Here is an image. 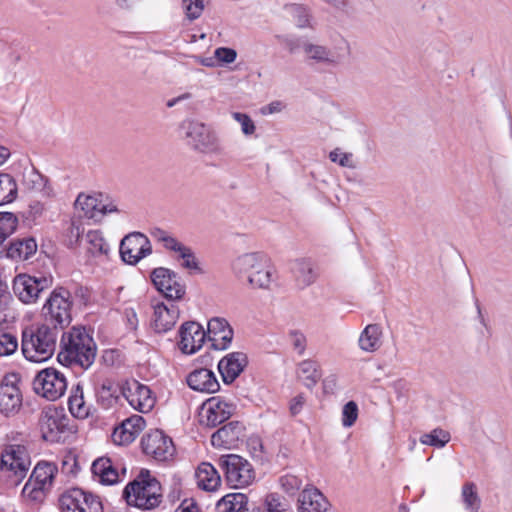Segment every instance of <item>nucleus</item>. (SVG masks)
<instances>
[{
	"mask_svg": "<svg viewBox=\"0 0 512 512\" xmlns=\"http://www.w3.org/2000/svg\"><path fill=\"white\" fill-rule=\"evenodd\" d=\"M327 501L324 495L316 488L304 489L298 498L299 512H324Z\"/></svg>",
	"mask_w": 512,
	"mask_h": 512,
	"instance_id": "nucleus-30",
	"label": "nucleus"
},
{
	"mask_svg": "<svg viewBox=\"0 0 512 512\" xmlns=\"http://www.w3.org/2000/svg\"><path fill=\"white\" fill-rule=\"evenodd\" d=\"M57 472L58 468L54 463L38 462L22 489V495L32 501H42L51 490Z\"/></svg>",
	"mask_w": 512,
	"mask_h": 512,
	"instance_id": "nucleus-5",
	"label": "nucleus"
},
{
	"mask_svg": "<svg viewBox=\"0 0 512 512\" xmlns=\"http://www.w3.org/2000/svg\"><path fill=\"white\" fill-rule=\"evenodd\" d=\"M196 59H197L198 63H200L201 65H203L205 67H215V66H217V62H216L215 56H213V57H206V58L197 57Z\"/></svg>",
	"mask_w": 512,
	"mask_h": 512,
	"instance_id": "nucleus-64",
	"label": "nucleus"
},
{
	"mask_svg": "<svg viewBox=\"0 0 512 512\" xmlns=\"http://www.w3.org/2000/svg\"><path fill=\"white\" fill-rule=\"evenodd\" d=\"M141 444L145 454L159 461H166L174 454L172 440L160 430L147 434L142 438Z\"/></svg>",
	"mask_w": 512,
	"mask_h": 512,
	"instance_id": "nucleus-18",
	"label": "nucleus"
},
{
	"mask_svg": "<svg viewBox=\"0 0 512 512\" xmlns=\"http://www.w3.org/2000/svg\"><path fill=\"white\" fill-rule=\"evenodd\" d=\"M179 335V348L185 354H193L198 351L206 339L204 328L194 321L182 324Z\"/></svg>",
	"mask_w": 512,
	"mask_h": 512,
	"instance_id": "nucleus-21",
	"label": "nucleus"
},
{
	"mask_svg": "<svg viewBox=\"0 0 512 512\" xmlns=\"http://www.w3.org/2000/svg\"><path fill=\"white\" fill-rule=\"evenodd\" d=\"M58 331L46 323L32 324L22 331L21 350L26 360L41 363L49 360L55 350Z\"/></svg>",
	"mask_w": 512,
	"mask_h": 512,
	"instance_id": "nucleus-1",
	"label": "nucleus"
},
{
	"mask_svg": "<svg viewBox=\"0 0 512 512\" xmlns=\"http://www.w3.org/2000/svg\"><path fill=\"white\" fill-rule=\"evenodd\" d=\"M68 405L70 412L77 418H86L89 415V407L85 404L83 392L79 385L76 387L74 394L69 397Z\"/></svg>",
	"mask_w": 512,
	"mask_h": 512,
	"instance_id": "nucleus-43",
	"label": "nucleus"
},
{
	"mask_svg": "<svg viewBox=\"0 0 512 512\" xmlns=\"http://www.w3.org/2000/svg\"><path fill=\"white\" fill-rule=\"evenodd\" d=\"M292 272L300 288H306L317 279V273L309 259H297L292 266Z\"/></svg>",
	"mask_w": 512,
	"mask_h": 512,
	"instance_id": "nucleus-33",
	"label": "nucleus"
},
{
	"mask_svg": "<svg viewBox=\"0 0 512 512\" xmlns=\"http://www.w3.org/2000/svg\"><path fill=\"white\" fill-rule=\"evenodd\" d=\"M123 497L129 506L152 510L161 502V485L148 470H141L138 476L126 485Z\"/></svg>",
	"mask_w": 512,
	"mask_h": 512,
	"instance_id": "nucleus-4",
	"label": "nucleus"
},
{
	"mask_svg": "<svg viewBox=\"0 0 512 512\" xmlns=\"http://www.w3.org/2000/svg\"><path fill=\"white\" fill-rule=\"evenodd\" d=\"M461 497L466 510L478 512L480 498L477 493L476 485L473 482H467L462 486Z\"/></svg>",
	"mask_w": 512,
	"mask_h": 512,
	"instance_id": "nucleus-42",
	"label": "nucleus"
},
{
	"mask_svg": "<svg viewBox=\"0 0 512 512\" xmlns=\"http://www.w3.org/2000/svg\"><path fill=\"white\" fill-rule=\"evenodd\" d=\"M300 45L304 58L308 62L335 66L342 59V56L337 51H332L329 47L318 42L306 39L301 41Z\"/></svg>",
	"mask_w": 512,
	"mask_h": 512,
	"instance_id": "nucleus-19",
	"label": "nucleus"
},
{
	"mask_svg": "<svg viewBox=\"0 0 512 512\" xmlns=\"http://www.w3.org/2000/svg\"><path fill=\"white\" fill-rule=\"evenodd\" d=\"M68 418L58 409L48 407L42 411L39 420L42 436L45 440L55 442L67 430Z\"/></svg>",
	"mask_w": 512,
	"mask_h": 512,
	"instance_id": "nucleus-15",
	"label": "nucleus"
},
{
	"mask_svg": "<svg viewBox=\"0 0 512 512\" xmlns=\"http://www.w3.org/2000/svg\"><path fill=\"white\" fill-rule=\"evenodd\" d=\"M217 64L228 65L233 63L237 58V52L233 48L218 47L214 51Z\"/></svg>",
	"mask_w": 512,
	"mask_h": 512,
	"instance_id": "nucleus-53",
	"label": "nucleus"
},
{
	"mask_svg": "<svg viewBox=\"0 0 512 512\" xmlns=\"http://www.w3.org/2000/svg\"><path fill=\"white\" fill-rule=\"evenodd\" d=\"M329 159L333 163H337L341 167L354 169L356 167L354 160H353V154L343 152L340 148H335L329 153Z\"/></svg>",
	"mask_w": 512,
	"mask_h": 512,
	"instance_id": "nucleus-50",
	"label": "nucleus"
},
{
	"mask_svg": "<svg viewBox=\"0 0 512 512\" xmlns=\"http://www.w3.org/2000/svg\"><path fill=\"white\" fill-rule=\"evenodd\" d=\"M297 374L307 387H313L321 378L319 365L312 360L302 361L298 366Z\"/></svg>",
	"mask_w": 512,
	"mask_h": 512,
	"instance_id": "nucleus-38",
	"label": "nucleus"
},
{
	"mask_svg": "<svg viewBox=\"0 0 512 512\" xmlns=\"http://www.w3.org/2000/svg\"><path fill=\"white\" fill-rule=\"evenodd\" d=\"M17 217L11 212L0 213V246L15 231Z\"/></svg>",
	"mask_w": 512,
	"mask_h": 512,
	"instance_id": "nucleus-45",
	"label": "nucleus"
},
{
	"mask_svg": "<svg viewBox=\"0 0 512 512\" xmlns=\"http://www.w3.org/2000/svg\"><path fill=\"white\" fill-rule=\"evenodd\" d=\"M47 210V204L40 200H34L29 205V214L33 219L41 217Z\"/></svg>",
	"mask_w": 512,
	"mask_h": 512,
	"instance_id": "nucleus-59",
	"label": "nucleus"
},
{
	"mask_svg": "<svg viewBox=\"0 0 512 512\" xmlns=\"http://www.w3.org/2000/svg\"><path fill=\"white\" fill-rule=\"evenodd\" d=\"M59 503L62 512H102L99 498L80 488H72L64 492Z\"/></svg>",
	"mask_w": 512,
	"mask_h": 512,
	"instance_id": "nucleus-11",
	"label": "nucleus"
},
{
	"mask_svg": "<svg viewBox=\"0 0 512 512\" xmlns=\"http://www.w3.org/2000/svg\"><path fill=\"white\" fill-rule=\"evenodd\" d=\"M112 388L113 385L110 382L103 383L97 392L99 400L106 401L107 405H111L116 400L114 396L115 391Z\"/></svg>",
	"mask_w": 512,
	"mask_h": 512,
	"instance_id": "nucleus-57",
	"label": "nucleus"
},
{
	"mask_svg": "<svg viewBox=\"0 0 512 512\" xmlns=\"http://www.w3.org/2000/svg\"><path fill=\"white\" fill-rule=\"evenodd\" d=\"M267 512H293L289 504L278 494L271 493L265 498Z\"/></svg>",
	"mask_w": 512,
	"mask_h": 512,
	"instance_id": "nucleus-48",
	"label": "nucleus"
},
{
	"mask_svg": "<svg viewBox=\"0 0 512 512\" xmlns=\"http://www.w3.org/2000/svg\"><path fill=\"white\" fill-rule=\"evenodd\" d=\"M18 349V340L9 332L0 331V356H10Z\"/></svg>",
	"mask_w": 512,
	"mask_h": 512,
	"instance_id": "nucleus-47",
	"label": "nucleus"
},
{
	"mask_svg": "<svg viewBox=\"0 0 512 512\" xmlns=\"http://www.w3.org/2000/svg\"><path fill=\"white\" fill-rule=\"evenodd\" d=\"M175 512H199V510L193 500L185 499L175 510Z\"/></svg>",
	"mask_w": 512,
	"mask_h": 512,
	"instance_id": "nucleus-61",
	"label": "nucleus"
},
{
	"mask_svg": "<svg viewBox=\"0 0 512 512\" xmlns=\"http://www.w3.org/2000/svg\"><path fill=\"white\" fill-rule=\"evenodd\" d=\"M280 485L288 494H295L302 486V480L292 474L284 475L280 478Z\"/></svg>",
	"mask_w": 512,
	"mask_h": 512,
	"instance_id": "nucleus-54",
	"label": "nucleus"
},
{
	"mask_svg": "<svg viewBox=\"0 0 512 512\" xmlns=\"http://www.w3.org/2000/svg\"><path fill=\"white\" fill-rule=\"evenodd\" d=\"M235 406L221 397L206 400L200 411V422L208 427H215L228 420L234 413Z\"/></svg>",
	"mask_w": 512,
	"mask_h": 512,
	"instance_id": "nucleus-14",
	"label": "nucleus"
},
{
	"mask_svg": "<svg viewBox=\"0 0 512 512\" xmlns=\"http://www.w3.org/2000/svg\"><path fill=\"white\" fill-rule=\"evenodd\" d=\"M243 436L244 426L238 421H232L212 434L211 444L216 448L233 449Z\"/></svg>",
	"mask_w": 512,
	"mask_h": 512,
	"instance_id": "nucleus-23",
	"label": "nucleus"
},
{
	"mask_svg": "<svg viewBox=\"0 0 512 512\" xmlns=\"http://www.w3.org/2000/svg\"><path fill=\"white\" fill-rule=\"evenodd\" d=\"M220 463L225 470L227 482L235 488L248 486L255 480L252 465L239 455L222 456Z\"/></svg>",
	"mask_w": 512,
	"mask_h": 512,
	"instance_id": "nucleus-10",
	"label": "nucleus"
},
{
	"mask_svg": "<svg viewBox=\"0 0 512 512\" xmlns=\"http://www.w3.org/2000/svg\"><path fill=\"white\" fill-rule=\"evenodd\" d=\"M260 267L261 268L257 269L255 273L252 275L248 283L253 288L269 289L276 278L275 269L269 263L267 257H265V259L262 261Z\"/></svg>",
	"mask_w": 512,
	"mask_h": 512,
	"instance_id": "nucleus-35",
	"label": "nucleus"
},
{
	"mask_svg": "<svg viewBox=\"0 0 512 512\" xmlns=\"http://www.w3.org/2000/svg\"><path fill=\"white\" fill-rule=\"evenodd\" d=\"M143 0H113L115 7L122 12H132Z\"/></svg>",
	"mask_w": 512,
	"mask_h": 512,
	"instance_id": "nucleus-58",
	"label": "nucleus"
},
{
	"mask_svg": "<svg viewBox=\"0 0 512 512\" xmlns=\"http://www.w3.org/2000/svg\"><path fill=\"white\" fill-rule=\"evenodd\" d=\"M265 257L264 254L258 252L243 254L234 260L232 269L237 276H245L247 281H249L255 271L261 268L260 266Z\"/></svg>",
	"mask_w": 512,
	"mask_h": 512,
	"instance_id": "nucleus-29",
	"label": "nucleus"
},
{
	"mask_svg": "<svg viewBox=\"0 0 512 512\" xmlns=\"http://www.w3.org/2000/svg\"><path fill=\"white\" fill-rule=\"evenodd\" d=\"M358 418V405L354 401L347 402L342 409V425L346 428L355 424Z\"/></svg>",
	"mask_w": 512,
	"mask_h": 512,
	"instance_id": "nucleus-51",
	"label": "nucleus"
},
{
	"mask_svg": "<svg viewBox=\"0 0 512 512\" xmlns=\"http://www.w3.org/2000/svg\"><path fill=\"white\" fill-rule=\"evenodd\" d=\"M23 182L28 190L39 194L41 198L50 199L54 196L53 188L49 185L48 180L35 170L25 173Z\"/></svg>",
	"mask_w": 512,
	"mask_h": 512,
	"instance_id": "nucleus-31",
	"label": "nucleus"
},
{
	"mask_svg": "<svg viewBox=\"0 0 512 512\" xmlns=\"http://www.w3.org/2000/svg\"><path fill=\"white\" fill-rule=\"evenodd\" d=\"M22 406V394L17 385L16 375L6 376L0 384V413L15 415Z\"/></svg>",
	"mask_w": 512,
	"mask_h": 512,
	"instance_id": "nucleus-16",
	"label": "nucleus"
},
{
	"mask_svg": "<svg viewBox=\"0 0 512 512\" xmlns=\"http://www.w3.org/2000/svg\"><path fill=\"white\" fill-rule=\"evenodd\" d=\"M288 10L299 28L312 27L311 13L307 6L292 4L288 7Z\"/></svg>",
	"mask_w": 512,
	"mask_h": 512,
	"instance_id": "nucleus-46",
	"label": "nucleus"
},
{
	"mask_svg": "<svg viewBox=\"0 0 512 512\" xmlns=\"http://www.w3.org/2000/svg\"><path fill=\"white\" fill-rule=\"evenodd\" d=\"M304 404H305V398L303 395H297L294 398H292L290 401V405H289V410H290L291 415L292 416L298 415L302 411Z\"/></svg>",
	"mask_w": 512,
	"mask_h": 512,
	"instance_id": "nucleus-60",
	"label": "nucleus"
},
{
	"mask_svg": "<svg viewBox=\"0 0 512 512\" xmlns=\"http://www.w3.org/2000/svg\"><path fill=\"white\" fill-rule=\"evenodd\" d=\"M91 470L99 482L104 485H113L122 480L119 473V466L114 464L108 457H100L92 463Z\"/></svg>",
	"mask_w": 512,
	"mask_h": 512,
	"instance_id": "nucleus-28",
	"label": "nucleus"
},
{
	"mask_svg": "<svg viewBox=\"0 0 512 512\" xmlns=\"http://www.w3.org/2000/svg\"><path fill=\"white\" fill-rule=\"evenodd\" d=\"M217 512H248V497L243 493H230L216 504Z\"/></svg>",
	"mask_w": 512,
	"mask_h": 512,
	"instance_id": "nucleus-34",
	"label": "nucleus"
},
{
	"mask_svg": "<svg viewBox=\"0 0 512 512\" xmlns=\"http://www.w3.org/2000/svg\"><path fill=\"white\" fill-rule=\"evenodd\" d=\"M289 335L293 348L297 351L299 355H303L307 342L304 334L299 331H291Z\"/></svg>",
	"mask_w": 512,
	"mask_h": 512,
	"instance_id": "nucleus-56",
	"label": "nucleus"
},
{
	"mask_svg": "<svg viewBox=\"0 0 512 512\" xmlns=\"http://www.w3.org/2000/svg\"><path fill=\"white\" fill-rule=\"evenodd\" d=\"M71 294L65 288H56L52 291L43 306V313L47 321L57 329L68 326L72 321Z\"/></svg>",
	"mask_w": 512,
	"mask_h": 512,
	"instance_id": "nucleus-6",
	"label": "nucleus"
},
{
	"mask_svg": "<svg viewBox=\"0 0 512 512\" xmlns=\"http://www.w3.org/2000/svg\"><path fill=\"white\" fill-rule=\"evenodd\" d=\"M151 236L156 242L171 252L178 253L181 249L183 250V247L185 246L169 232L160 228H154L151 231Z\"/></svg>",
	"mask_w": 512,
	"mask_h": 512,
	"instance_id": "nucleus-41",
	"label": "nucleus"
},
{
	"mask_svg": "<svg viewBox=\"0 0 512 512\" xmlns=\"http://www.w3.org/2000/svg\"><path fill=\"white\" fill-rule=\"evenodd\" d=\"M30 465V455L25 446H4L0 452V485L4 488L17 487L26 477Z\"/></svg>",
	"mask_w": 512,
	"mask_h": 512,
	"instance_id": "nucleus-3",
	"label": "nucleus"
},
{
	"mask_svg": "<svg viewBox=\"0 0 512 512\" xmlns=\"http://www.w3.org/2000/svg\"><path fill=\"white\" fill-rule=\"evenodd\" d=\"M35 393L49 401L61 398L67 390L65 375L55 368H46L37 373L33 380Z\"/></svg>",
	"mask_w": 512,
	"mask_h": 512,
	"instance_id": "nucleus-8",
	"label": "nucleus"
},
{
	"mask_svg": "<svg viewBox=\"0 0 512 512\" xmlns=\"http://www.w3.org/2000/svg\"><path fill=\"white\" fill-rule=\"evenodd\" d=\"M145 428V420L140 415H133L124 420L121 425L114 429L113 441L119 445H126L133 442Z\"/></svg>",
	"mask_w": 512,
	"mask_h": 512,
	"instance_id": "nucleus-25",
	"label": "nucleus"
},
{
	"mask_svg": "<svg viewBox=\"0 0 512 512\" xmlns=\"http://www.w3.org/2000/svg\"><path fill=\"white\" fill-rule=\"evenodd\" d=\"M232 117L235 121H237L240 124L241 131L245 136H251L255 133V123L248 114L241 112H233Z\"/></svg>",
	"mask_w": 512,
	"mask_h": 512,
	"instance_id": "nucleus-52",
	"label": "nucleus"
},
{
	"mask_svg": "<svg viewBox=\"0 0 512 512\" xmlns=\"http://www.w3.org/2000/svg\"><path fill=\"white\" fill-rule=\"evenodd\" d=\"M179 318V308L175 304L157 303L154 306L152 324L156 332L165 333L171 330Z\"/></svg>",
	"mask_w": 512,
	"mask_h": 512,
	"instance_id": "nucleus-26",
	"label": "nucleus"
},
{
	"mask_svg": "<svg viewBox=\"0 0 512 512\" xmlns=\"http://www.w3.org/2000/svg\"><path fill=\"white\" fill-rule=\"evenodd\" d=\"M52 284V277L19 274L13 280L12 289L15 296L22 303L34 304L39 299L41 293L49 289Z\"/></svg>",
	"mask_w": 512,
	"mask_h": 512,
	"instance_id": "nucleus-9",
	"label": "nucleus"
},
{
	"mask_svg": "<svg viewBox=\"0 0 512 512\" xmlns=\"http://www.w3.org/2000/svg\"><path fill=\"white\" fill-rule=\"evenodd\" d=\"M182 7L187 19L193 21L202 15L205 3L204 0H182Z\"/></svg>",
	"mask_w": 512,
	"mask_h": 512,
	"instance_id": "nucleus-49",
	"label": "nucleus"
},
{
	"mask_svg": "<svg viewBox=\"0 0 512 512\" xmlns=\"http://www.w3.org/2000/svg\"><path fill=\"white\" fill-rule=\"evenodd\" d=\"M17 192V184L14 178L9 174L0 173V206L14 201Z\"/></svg>",
	"mask_w": 512,
	"mask_h": 512,
	"instance_id": "nucleus-40",
	"label": "nucleus"
},
{
	"mask_svg": "<svg viewBox=\"0 0 512 512\" xmlns=\"http://www.w3.org/2000/svg\"><path fill=\"white\" fill-rule=\"evenodd\" d=\"M196 480L199 488L205 491H215L221 484L218 471L210 463H202L196 471Z\"/></svg>",
	"mask_w": 512,
	"mask_h": 512,
	"instance_id": "nucleus-32",
	"label": "nucleus"
},
{
	"mask_svg": "<svg viewBox=\"0 0 512 512\" xmlns=\"http://www.w3.org/2000/svg\"><path fill=\"white\" fill-rule=\"evenodd\" d=\"M58 360L64 365L90 367L96 357V345L84 328L73 327L63 333Z\"/></svg>",
	"mask_w": 512,
	"mask_h": 512,
	"instance_id": "nucleus-2",
	"label": "nucleus"
},
{
	"mask_svg": "<svg viewBox=\"0 0 512 512\" xmlns=\"http://www.w3.org/2000/svg\"><path fill=\"white\" fill-rule=\"evenodd\" d=\"M185 135L193 149L207 154L222 152L220 139L216 132L206 124L199 121H187L184 123Z\"/></svg>",
	"mask_w": 512,
	"mask_h": 512,
	"instance_id": "nucleus-7",
	"label": "nucleus"
},
{
	"mask_svg": "<svg viewBox=\"0 0 512 512\" xmlns=\"http://www.w3.org/2000/svg\"><path fill=\"white\" fill-rule=\"evenodd\" d=\"M450 434L441 428H436L429 433H425L420 437L423 445H429L437 448L444 447L450 441Z\"/></svg>",
	"mask_w": 512,
	"mask_h": 512,
	"instance_id": "nucleus-44",
	"label": "nucleus"
},
{
	"mask_svg": "<svg viewBox=\"0 0 512 512\" xmlns=\"http://www.w3.org/2000/svg\"><path fill=\"white\" fill-rule=\"evenodd\" d=\"M10 301V295L0 282V309H4Z\"/></svg>",
	"mask_w": 512,
	"mask_h": 512,
	"instance_id": "nucleus-63",
	"label": "nucleus"
},
{
	"mask_svg": "<svg viewBox=\"0 0 512 512\" xmlns=\"http://www.w3.org/2000/svg\"><path fill=\"white\" fill-rule=\"evenodd\" d=\"M119 252L125 263L135 265L151 254L152 246L150 240L144 234L132 232L122 239Z\"/></svg>",
	"mask_w": 512,
	"mask_h": 512,
	"instance_id": "nucleus-13",
	"label": "nucleus"
},
{
	"mask_svg": "<svg viewBox=\"0 0 512 512\" xmlns=\"http://www.w3.org/2000/svg\"><path fill=\"white\" fill-rule=\"evenodd\" d=\"M178 257L183 260L182 267L189 270H199L198 262L192 250L184 246L178 253Z\"/></svg>",
	"mask_w": 512,
	"mask_h": 512,
	"instance_id": "nucleus-55",
	"label": "nucleus"
},
{
	"mask_svg": "<svg viewBox=\"0 0 512 512\" xmlns=\"http://www.w3.org/2000/svg\"><path fill=\"white\" fill-rule=\"evenodd\" d=\"M36 251V241L33 238H24L11 242L7 255L13 259L28 260Z\"/></svg>",
	"mask_w": 512,
	"mask_h": 512,
	"instance_id": "nucleus-37",
	"label": "nucleus"
},
{
	"mask_svg": "<svg viewBox=\"0 0 512 512\" xmlns=\"http://www.w3.org/2000/svg\"><path fill=\"white\" fill-rule=\"evenodd\" d=\"M248 357L243 352H230L218 363V370L224 383H232L245 369Z\"/></svg>",
	"mask_w": 512,
	"mask_h": 512,
	"instance_id": "nucleus-24",
	"label": "nucleus"
},
{
	"mask_svg": "<svg viewBox=\"0 0 512 512\" xmlns=\"http://www.w3.org/2000/svg\"><path fill=\"white\" fill-rule=\"evenodd\" d=\"M207 334L212 346L217 350L227 349L233 339V329L222 317H214L208 321Z\"/></svg>",
	"mask_w": 512,
	"mask_h": 512,
	"instance_id": "nucleus-22",
	"label": "nucleus"
},
{
	"mask_svg": "<svg viewBox=\"0 0 512 512\" xmlns=\"http://www.w3.org/2000/svg\"><path fill=\"white\" fill-rule=\"evenodd\" d=\"M188 386L202 393H215L219 390L220 384L213 371L206 368H199L187 376Z\"/></svg>",
	"mask_w": 512,
	"mask_h": 512,
	"instance_id": "nucleus-27",
	"label": "nucleus"
},
{
	"mask_svg": "<svg viewBox=\"0 0 512 512\" xmlns=\"http://www.w3.org/2000/svg\"><path fill=\"white\" fill-rule=\"evenodd\" d=\"M151 280L155 288L167 299L179 300L185 295V285L173 270L165 267L155 268L151 272Z\"/></svg>",
	"mask_w": 512,
	"mask_h": 512,
	"instance_id": "nucleus-12",
	"label": "nucleus"
},
{
	"mask_svg": "<svg viewBox=\"0 0 512 512\" xmlns=\"http://www.w3.org/2000/svg\"><path fill=\"white\" fill-rule=\"evenodd\" d=\"M381 327L377 324H369L361 332L359 337V347L366 352H374L381 345Z\"/></svg>",
	"mask_w": 512,
	"mask_h": 512,
	"instance_id": "nucleus-36",
	"label": "nucleus"
},
{
	"mask_svg": "<svg viewBox=\"0 0 512 512\" xmlns=\"http://www.w3.org/2000/svg\"><path fill=\"white\" fill-rule=\"evenodd\" d=\"M304 39L302 38H287L285 39V46L287 48V50L293 54V53H296V51L300 48L301 49V41H303Z\"/></svg>",
	"mask_w": 512,
	"mask_h": 512,
	"instance_id": "nucleus-62",
	"label": "nucleus"
},
{
	"mask_svg": "<svg viewBox=\"0 0 512 512\" xmlns=\"http://www.w3.org/2000/svg\"><path fill=\"white\" fill-rule=\"evenodd\" d=\"M123 395L131 407L142 413L151 411L155 405V397L150 388L136 380L127 383L123 388Z\"/></svg>",
	"mask_w": 512,
	"mask_h": 512,
	"instance_id": "nucleus-20",
	"label": "nucleus"
},
{
	"mask_svg": "<svg viewBox=\"0 0 512 512\" xmlns=\"http://www.w3.org/2000/svg\"><path fill=\"white\" fill-rule=\"evenodd\" d=\"M87 250L93 256L107 255L110 246L99 230H90L86 234Z\"/></svg>",
	"mask_w": 512,
	"mask_h": 512,
	"instance_id": "nucleus-39",
	"label": "nucleus"
},
{
	"mask_svg": "<svg viewBox=\"0 0 512 512\" xmlns=\"http://www.w3.org/2000/svg\"><path fill=\"white\" fill-rule=\"evenodd\" d=\"M75 207L80 209L84 216L101 221L109 213L117 212V207L112 202H105L102 195L79 194L75 201Z\"/></svg>",
	"mask_w": 512,
	"mask_h": 512,
	"instance_id": "nucleus-17",
	"label": "nucleus"
}]
</instances>
